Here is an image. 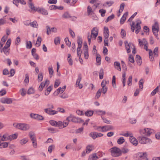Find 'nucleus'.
<instances>
[{
	"label": "nucleus",
	"instance_id": "obj_1",
	"mask_svg": "<svg viewBox=\"0 0 160 160\" xmlns=\"http://www.w3.org/2000/svg\"><path fill=\"white\" fill-rule=\"evenodd\" d=\"M112 156L113 157H118L122 154V152L119 148L113 147L110 149Z\"/></svg>",
	"mask_w": 160,
	"mask_h": 160
},
{
	"label": "nucleus",
	"instance_id": "obj_2",
	"mask_svg": "<svg viewBox=\"0 0 160 160\" xmlns=\"http://www.w3.org/2000/svg\"><path fill=\"white\" fill-rule=\"evenodd\" d=\"M14 127L18 129L23 131H27L29 129V125L25 123H20L13 124Z\"/></svg>",
	"mask_w": 160,
	"mask_h": 160
},
{
	"label": "nucleus",
	"instance_id": "obj_3",
	"mask_svg": "<svg viewBox=\"0 0 160 160\" xmlns=\"http://www.w3.org/2000/svg\"><path fill=\"white\" fill-rule=\"evenodd\" d=\"M66 120L69 122L71 121L75 123H80L84 122V121L81 118L76 117L72 114H70L67 118Z\"/></svg>",
	"mask_w": 160,
	"mask_h": 160
},
{
	"label": "nucleus",
	"instance_id": "obj_4",
	"mask_svg": "<svg viewBox=\"0 0 160 160\" xmlns=\"http://www.w3.org/2000/svg\"><path fill=\"white\" fill-rule=\"evenodd\" d=\"M152 30L154 35L156 38L158 39H159L158 36V32L159 31V24L157 22H156L152 26Z\"/></svg>",
	"mask_w": 160,
	"mask_h": 160
},
{
	"label": "nucleus",
	"instance_id": "obj_5",
	"mask_svg": "<svg viewBox=\"0 0 160 160\" xmlns=\"http://www.w3.org/2000/svg\"><path fill=\"white\" fill-rule=\"evenodd\" d=\"M147 155L146 152H138L134 155V158L137 160H142L147 156Z\"/></svg>",
	"mask_w": 160,
	"mask_h": 160
},
{
	"label": "nucleus",
	"instance_id": "obj_6",
	"mask_svg": "<svg viewBox=\"0 0 160 160\" xmlns=\"http://www.w3.org/2000/svg\"><path fill=\"white\" fill-rule=\"evenodd\" d=\"M138 139L140 143L141 144L150 143L152 142L149 138L144 137H139Z\"/></svg>",
	"mask_w": 160,
	"mask_h": 160
},
{
	"label": "nucleus",
	"instance_id": "obj_7",
	"mask_svg": "<svg viewBox=\"0 0 160 160\" xmlns=\"http://www.w3.org/2000/svg\"><path fill=\"white\" fill-rule=\"evenodd\" d=\"M153 130L150 128H145L143 130H141L140 132L141 134H145V135L149 136L153 132Z\"/></svg>",
	"mask_w": 160,
	"mask_h": 160
},
{
	"label": "nucleus",
	"instance_id": "obj_8",
	"mask_svg": "<svg viewBox=\"0 0 160 160\" xmlns=\"http://www.w3.org/2000/svg\"><path fill=\"white\" fill-rule=\"evenodd\" d=\"M98 35V30L97 28L94 27L91 30V33L90 35L91 37L93 38L94 39H96Z\"/></svg>",
	"mask_w": 160,
	"mask_h": 160
},
{
	"label": "nucleus",
	"instance_id": "obj_9",
	"mask_svg": "<svg viewBox=\"0 0 160 160\" xmlns=\"http://www.w3.org/2000/svg\"><path fill=\"white\" fill-rule=\"evenodd\" d=\"M125 48L127 50V52L128 53H129L131 52L130 48H132V46L133 47L134 44L132 43H128V41L124 42Z\"/></svg>",
	"mask_w": 160,
	"mask_h": 160
},
{
	"label": "nucleus",
	"instance_id": "obj_10",
	"mask_svg": "<svg viewBox=\"0 0 160 160\" xmlns=\"http://www.w3.org/2000/svg\"><path fill=\"white\" fill-rule=\"evenodd\" d=\"M30 117L32 118L38 120H41L44 119V118L42 116L36 114L31 113L30 114Z\"/></svg>",
	"mask_w": 160,
	"mask_h": 160
},
{
	"label": "nucleus",
	"instance_id": "obj_11",
	"mask_svg": "<svg viewBox=\"0 0 160 160\" xmlns=\"http://www.w3.org/2000/svg\"><path fill=\"white\" fill-rule=\"evenodd\" d=\"M0 101L2 103L10 104L12 103V100L11 98H3L1 99Z\"/></svg>",
	"mask_w": 160,
	"mask_h": 160
},
{
	"label": "nucleus",
	"instance_id": "obj_12",
	"mask_svg": "<svg viewBox=\"0 0 160 160\" xmlns=\"http://www.w3.org/2000/svg\"><path fill=\"white\" fill-rule=\"evenodd\" d=\"M46 28L47 29V34L48 35L50 34L52 31L54 32H57V29L55 28H51L48 26H47Z\"/></svg>",
	"mask_w": 160,
	"mask_h": 160
},
{
	"label": "nucleus",
	"instance_id": "obj_13",
	"mask_svg": "<svg viewBox=\"0 0 160 160\" xmlns=\"http://www.w3.org/2000/svg\"><path fill=\"white\" fill-rule=\"evenodd\" d=\"M44 111L45 113L51 115H55L58 112L57 111L49 109H44Z\"/></svg>",
	"mask_w": 160,
	"mask_h": 160
},
{
	"label": "nucleus",
	"instance_id": "obj_14",
	"mask_svg": "<svg viewBox=\"0 0 160 160\" xmlns=\"http://www.w3.org/2000/svg\"><path fill=\"white\" fill-rule=\"evenodd\" d=\"M66 88V86L65 85L63 86L62 88L59 87L55 92L54 93V94L56 95H58L60 92L62 93L65 90Z\"/></svg>",
	"mask_w": 160,
	"mask_h": 160
},
{
	"label": "nucleus",
	"instance_id": "obj_15",
	"mask_svg": "<svg viewBox=\"0 0 160 160\" xmlns=\"http://www.w3.org/2000/svg\"><path fill=\"white\" fill-rule=\"evenodd\" d=\"M103 132L113 130L114 129L113 127L111 125H105L103 126Z\"/></svg>",
	"mask_w": 160,
	"mask_h": 160
},
{
	"label": "nucleus",
	"instance_id": "obj_16",
	"mask_svg": "<svg viewBox=\"0 0 160 160\" xmlns=\"http://www.w3.org/2000/svg\"><path fill=\"white\" fill-rule=\"evenodd\" d=\"M130 142L135 146H136L138 143V140L136 138H134L132 135H131L130 137Z\"/></svg>",
	"mask_w": 160,
	"mask_h": 160
},
{
	"label": "nucleus",
	"instance_id": "obj_17",
	"mask_svg": "<svg viewBox=\"0 0 160 160\" xmlns=\"http://www.w3.org/2000/svg\"><path fill=\"white\" fill-rule=\"evenodd\" d=\"M9 50L10 49L9 48H7L6 47H4L0 50L1 52H3L5 55L8 56L9 54Z\"/></svg>",
	"mask_w": 160,
	"mask_h": 160
},
{
	"label": "nucleus",
	"instance_id": "obj_18",
	"mask_svg": "<svg viewBox=\"0 0 160 160\" xmlns=\"http://www.w3.org/2000/svg\"><path fill=\"white\" fill-rule=\"evenodd\" d=\"M104 35L105 38H108L109 36V31L108 27H105L104 29Z\"/></svg>",
	"mask_w": 160,
	"mask_h": 160
},
{
	"label": "nucleus",
	"instance_id": "obj_19",
	"mask_svg": "<svg viewBox=\"0 0 160 160\" xmlns=\"http://www.w3.org/2000/svg\"><path fill=\"white\" fill-rule=\"evenodd\" d=\"M128 15V12H126L122 17V18L120 19V22L121 24H122L126 19V17Z\"/></svg>",
	"mask_w": 160,
	"mask_h": 160
},
{
	"label": "nucleus",
	"instance_id": "obj_20",
	"mask_svg": "<svg viewBox=\"0 0 160 160\" xmlns=\"http://www.w3.org/2000/svg\"><path fill=\"white\" fill-rule=\"evenodd\" d=\"M37 11L42 14L47 15L48 14L47 11L43 8H38Z\"/></svg>",
	"mask_w": 160,
	"mask_h": 160
},
{
	"label": "nucleus",
	"instance_id": "obj_21",
	"mask_svg": "<svg viewBox=\"0 0 160 160\" xmlns=\"http://www.w3.org/2000/svg\"><path fill=\"white\" fill-rule=\"evenodd\" d=\"M98 159V157L97 156L96 153H94L89 156L88 160H96Z\"/></svg>",
	"mask_w": 160,
	"mask_h": 160
},
{
	"label": "nucleus",
	"instance_id": "obj_22",
	"mask_svg": "<svg viewBox=\"0 0 160 160\" xmlns=\"http://www.w3.org/2000/svg\"><path fill=\"white\" fill-rule=\"evenodd\" d=\"M136 61L137 64L140 66L142 63L141 57L138 55H137L136 56Z\"/></svg>",
	"mask_w": 160,
	"mask_h": 160
},
{
	"label": "nucleus",
	"instance_id": "obj_23",
	"mask_svg": "<svg viewBox=\"0 0 160 160\" xmlns=\"http://www.w3.org/2000/svg\"><path fill=\"white\" fill-rule=\"evenodd\" d=\"M115 68L119 71H121V68L120 63L116 61L114 63Z\"/></svg>",
	"mask_w": 160,
	"mask_h": 160
},
{
	"label": "nucleus",
	"instance_id": "obj_24",
	"mask_svg": "<svg viewBox=\"0 0 160 160\" xmlns=\"http://www.w3.org/2000/svg\"><path fill=\"white\" fill-rule=\"evenodd\" d=\"M29 136L32 141L36 140L35 133L32 132H30L29 133Z\"/></svg>",
	"mask_w": 160,
	"mask_h": 160
},
{
	"label": "nucleus",
	"instance_id": "obj_25",
	"mask_svg": "<svg viewBox=\"0 0 160 160\" xmlns=\"http://www.w3.org/2000/svg\"><path fill=\"white\" fill-rule=\"evenodd\" d=\"M137 23L135 26V28L136 29H141V27L140 24L141 23V21L140 20L138 19L136 21Z\"/></svg>",
	"mask_w": 160,
	"mask_h": 160
},
{
	"label": "nucleus",
	"instance_id": "obj_26",
	"mask_svg": "<svg viewBox=\"0 0 160 160\" xmlns=\"http://www.w3.org/2000/svg\"><path fill=\"white\" fill-rule=\"evenodd\" d=\"M122 82L123 84V86L124 87L126 83V73L125 72H123L122 73Z\"/></svg>",
	"mask_w": 160,
	"mask_h": 160
},
{
	"label": "nucleus",
	"instance_id": "obj_27",
	"mask_svg": "<svg viewBox=\"0 0 160 160\" xmlns=\"http://www.w3.org/2000/svg\"><path fill=\"white\" fill-rule=\"evenodd\" d=\"M68 61L70 65H72L73 61L71 58V55L70 54H68Z\"/></svg>",
	"mask_w": 160,
	"mask_h": 160
},
{
	"label": "nucleus",
	"instance_id": "obj_28",
	"mask_svg": "<svg viewBox=\"0 0 160 160\" xmlns=\"http://www.w3.org/2000/svg\"><path fill=\"white\" fill-rule=\"evenodd\" d=\"M125 142V139L123 137H120L117 141V143L119 144H122Z\"/></svg>",
	"mask_w": 160,
	"mask_h": 160
},
{
	"label": "nucleus",
	"instance_id": "obj_29",
	"mask_svg": "<svg viewBox=\"0 0 160 160\" xmlns=\"http://www.w3.org/2000/svg\"><path fill=\"white\" fill-rule=\"evenodd\" d=\"M93 12V11L92 7L90 6H88L87 8V12L88 15H89L90 14H92Z\"/></svg>",
	"mask_w": 160,
	"mask_h": 160
},
{
	"label": "nucleus",
	"instance_id": "obj_30",
	"mask_svg": "<svg viewBox=\"0 0 160 160\" xmlns=\"http://www.w3.org/2000/svg\"><path fill=\"white\" fill-rule=\"evenodd\" d=\"M93 113V112L92 110H87L85 113L86 116L89 117L92 116Z\"/></svg>",
	"mask_w": 160,
	"mask_h": 160
},
{
	"label": "nucleus",
	"instance_id": "obj_31",
	"mask_svg": "<svg viewBox=\"0 0 160 160\" xmlns=\"http://www.w3.org/2000/svg\"><path fill=\"white\" fill-rule=\"evenodd\" d=\"M95 112L98 115H104L106 113V112L105 111H102L101 110H96L95 111Z\"/></svg>",
	"mask_w": 160,
	"mask_h": 160
},
{
	"label": "nucleus",
	"instance_id": "obj_32",
	"mask_svg": "<svg viewBox=\"0 0 160 160\" xmlns=\"http://www.w3.org/2000/svg\"><path fill=\"white\" fill-rule=\"evenodd\" d=\"M93 147L92 145H88L86 148V153H89L92 150L91 148Z\"/></svg>",
	"mask_w": 160,
	"mask_h": 160
},
{
	"label": "nucleus",
	"instance_id": "obj_33",
	"mask_svg": "<svg viewBox=\"0 0 160 160\" xmlns=\"http://www.w3.org/2000/svg\"><path fill=\"white\" fill-rule=\"evenodd\" d=\"M29 7L32 10L37 11L38 8H35L34 6L32 3H29Z\"/></svg>",
	"mask_w": 160,
	"mask_h": 160
},
{
	"label": "nucleus",
	"instance_id": "obj_34",
	"mask_svg": "<svg viewBox=\"0 0 160 160\" xmlns=\"http://www.w3.org/2000/svg\"><path fill=\"white\" fill-rule=\"evenodd\" d=\"M0 140L1 142L7 141V134H5L3 136L0 135Z\"/></svg>",
	"mask_w": 160,
	"mask_h": 160
},
{
	"label": "nucleus",
	"instance_id": "obj_35",
	"mask_svg": "<svg viewBox=\"0 0 160 160\" xmlns=\"http://www.w3.org/2000/svg\"><path fill=\"white\" fill-rule=\"evenodd\" d=\"M114 15L113 14H112L111 15L108 17V18L105 20V22H108L109 21L111 20L112 19H113L114 18Z\"/></svg>",
	"mask_w": 160,
	"mask_h": 160
},
{
	"label": "nucleus",
	"instance_id": "obj_36",
	"mask_svg": "<svg viewBox=\"0 0 160 160\" xmlns=\"http://www.w3.org/2000/svg\"><path fill=\"white\" fill-rule=\"evenodd\" d=\"M8 145V143L7 142H1L0 145V148H2L7 147Z\"/></svg>",
	"mask_w": 160,
	"mask_h": 160
},
{
	"label": "nucleus",
	"instance_id": "obj_37",
	"mask_svg": "<svg viewBox=\"0 0 160 160\" xmlns=\"http://www.w3.org/2000/svg\"><path fill=\"white\" fill-rule=\"evenodd\" d=\"M30 26L35 28H38V24H37V22L36 21H33L32 22H30Z\"/></svg>",
	"mask_w": 160,
	"mask_h": 160
},
{
	"label": "nucleus",
	"instance_id": "obj_38",
	"mask_svg": "<svg viewBox=\"0 0 160 160\" xmlns=\"http://www.w3.org/2000/svg\"><path fill=\"white\" fill-rule=\"evenodd\" d=\"M71 17L70 14L67 12H65L62 15V17L65 18H68Z\"/></svg>",
	"mask_w": 160,
	"mask_h": 160
},
{
	"label": "nucleus",
	"instance_id": "obj_39",
	"mask_svg": "<svg viewBox=\"0 0 160 160\" xmlns=\"http://www.w3.org/2000/svg\"><path fill=\"white\" fill-rule=\"evenodd\" d=\"M60 38L59 37H57L54 39V43L55 45H57L60 43Z\"/></svg>",
	"mask_w": 160,
	"mask_h": 160
},
{
	"label": "nucleus",
	"instance_id": "obj_40",
	"mask_svg": "<svg viewBox=\"0 0 160 160\" xmlns=\"http://www.w3.org/2000/svg\"><path fill=\"white\" fill-rule=\"evenodd\" d=\"M101 57L100 55H97L96 58L97 62L98 63V65H100L101 64Z\"/></svg>",
	"mask_w": 160,
	"mask_h": 160
},
{
	"label": "nucleus",
	"instance_id": "obj_41",
	"mask_svg": "<svg viewBox=\"0 0 160 160\" xmlns=\"http://www.w3.org/2000/svg\"><path fill=\"white\" fill-rule=\"evenodd\" d=\"M42 41V38L40 36H39L38 37L37 41H36V45H38L37 47H39L40 45V44L41 43Z\"/></svg>",
	"mask_w": 160,
	"mask_h": 160
},
{
	"label": "nucleus",
	"instance_id": "obj_42",
	"mask_svg": "<svg viewBox=\"0 0 160 160\" xmlns=\"http://www.w3.org/2000/svg\"><path fill=\"white\" fill-rule=\"evenodd\" d=\"M104 71L102 68L100 69L99 71V78L102 79L103 78Z\"/></svg>",
	"mask_w": 160,
	"mask_h": 160
},
{
	"label": "nucleus",
	"instance_id": "obj_43",
	"mask_svg": "<svg viewBox=\"0 0 160 160\" xmlns=\"http://www.w3.org/2000/svg\"><path fill=\"white\" fill-rule=\"evenodd\" d=\"M55 145H52L50 146L48 148V151L49 152L51 153L52 151L53 150H54L55 148Z\"/></svg>",
	"mask_w": 160,
	"mask_h": 160
},
{
	"label": "nucleus",
	"instance_id": "obj_44",
	"mask_svg": "<svg viewBox=\"0 0 160 160\" xmlns=\"http://www.w3.org/2000/svg\"><path fill=\"white\" fill-rule=\"evenodd\" d=\"M11 42V39L10 38L8 39L4 47H6V48H9L10 46Z\"/></svg>",
	"mask_w": 160,
	"mask_h": 160
},
{
	"label": "nucleus",
	"instance_id": "obj_45",
	"mask_svg": "<svg viewBox=\"0 0 160 160\" xmlns=\"http://www.w3.org/2000/svg\"><path fill=\"white\" fill-rule=\"evenodd\" d=\"M43 79V75L42 73H40L38 75V80L39 82H41Z\"/></svg>",
	"mask_w": 160,
	"mask_h": 160
},
{
	"label": "nucleus",
	"instance_id": "obj_46",
	"mask_svg": "<svg viewBox=\"0 0 160 160\" xmlns=\"http://www.w3.org/2000/svg\"><path fill=\"white\" fill-rule=\"evenodd\" d=\"M64 41L66 45L68 46L69 47H71V42L69 40L68 38H65Z\"/></svg>",
	"mask_w": 160,
	"mask_h": 160
},
{
	"label": "nucleus",
	"instance_id": "obj_47",
	"mask_svg": "<svg viewBox=\"0 0 160 160\" xmlns=\"http://www.w3.org/2000/svg\"><path fill=\"white\" fill-rule=\"evenodd\" d=\"M121 151L122 153L123 154H125L128 152L129 151V150L128 148H123L122 149Z\"/></svg>",
	"mask_w": 160,
	"mask_h": 160
},
{
	"label": "nucleus",
	"instance_id": "obj_48",
	"mask_svg": "<svg viewBox=\"0 0 160 160\" xmlns=\"http://www.w3.org/2000/svg\"><path fill=\"white\" fill-rule=\"evenodd\" d=\"M158 47H156L155 48L153 51V54L154 55V57H157L158 56Z\"/></svg>",
	"mask_w": 160,
	"mask_h": 160
},
{
	"label": "nucleus",
	"instance_id": "obj_49",
	"mask_svg": "<svg viewBox=\"0 0 160 160\" xmlns=\"http://www.w3.org/2000/svg\"><path fill=\"white\" fill-rule=\"evenodd\" d=\"M49 123L50 124L53 126L55 127H57V122L55 121L51 120L49 121Z\"/></svg>",
	"mask_w": 160,
	"mask_h": 160
},
{
	"label": "nucleus",
	"instance_id": "obj_50",
	"mask_svg": "<svg viewBox=\"0 0 160 160\" xmlns=\"http://www.w3.org/2000/svg\"><path fill=\"white\" fill-rule=\"evenodd\" d=\"M96 132H91L89 134L90 136L92 137L93 139H95L96 138Z\"/></svg>",
	"mask_w": 160,
	"mask_h": 160
},
{
	"label": "nucleus",
	"instance_id": "obj_51",
	"mask_svg": "<svg viewBox=\"0 0 160 160\" xmlns=\"http://www.w3.org/2000/svg\"><path fill=\"white\" fill-rule=\"evenodd\" d=\"M132 77L131 76L129 77L128 80V86H131L132 84Z\"/></svg>",
	"mask_w": 160,
	"mask_h": 160
},
{
	"label": "nucleus",
	"instance_id": "obj_52",
	"mask_svg": "<svg viewBox=\"0 0 160 160\" xmlns=\"http://www.w3.org/2000/svg\"><path fill=\"white\" fill-rule=\"evenodd\" d=\"M144 83L143 79H141L140 80L139 82V88L141 89H142L143 88V84Z\"/></svg>",
	"mask_w": 160,
	"mask_h": 160
},
{
	"label": "nucleus",
	"instance_id": "obj_53",
	"mask_svg": "<svg viewBox=\"0 0 160 160\" xmlns=\"http://www.w3.org/2000/svg\"><path fill=\"white\" fill-rule=\"evenodd\" d=\"M34 90L33 88H30L28 91V94H32L34 93Z\"/></svg>",
	"mask_w": 160,
	"mask_h": 160
},
{
	"label": "nucleus",
	"instance_id": "obj_54",
	"mask_svg": "<svg viewBox=\"0 0 160 160\" xmlns=\"http://www.w3.org/2000/svg\"><path fill=\"white\" fill-rule=\"evenodd\" d=\"M112 83L113 87L114 88H116V78L115 76H113L112 77Z\"/></svg>",
	"mask_w": 160,
	"mask_h": 160
},
{
	"label": "nucleus",
	"instance_id": "obj_55",
	"mask_svg": "<svg viewBox=\"0 0 160 160\" xmlns=\"http://www.w3.org/2000/svg\"><path fill=\"white\" fill-rule=\"evenodd\" d=\"M48 71L49 73L50 74V78H51L52 77V74L53 72V71L52 67H49Z\"/></svg>",
	"mask_w": 160,
	"mask_h": 160
},
{
	"label": "nucleus",
	"instance_id": "obj_56",
	"mask_svg": "<svg viewBox=\"0 0 160 160\" xmlns=\"http://www.w3.org/2000/svg\"><path fill=\"white\" fill-rule=\"evenodd\" d=\"M99 12L101 13V15L102 17H104L105 15V14L106 12V11L103 9H101L99 10Z\"/></svg>",
	"mask_w": 160,
	"mask_h": 160
},
{
	"label": "nucleus",
	"instance_id": "obj_57",
	"mask_svg": "<svg viewBox=\"0 0 160 160\" xmlns=\"http://www.w3.org/2000/svg\"><path fill=\"white\" fill-rule=\"evenodd\" d=\"M32 47V44L30 41L27 42L26 43V48H27L30 49Z\"/></svg>",
	"mask_w": 160,
	"mask_h": 160
},
{
	"label": "nucleus",
	"instance_id": "obj_58",
	"mask_svg": "<svg viewBox=\"0 0 160 160\" xmlns=\"http://www.w3.org/2000/svg\"><path fill=\"white\" fill-rule=\"evenodd\" d=\"M82 79V76L81 74H79L78 75V78L77 80L76 84V85H77L78 84H80V82L81 81V80Z\"/></svg>",
	"mask_w": 160,
	"mask_h": 160
},
{
	"label": "nucleus",
	"instance_id": "obj_59",
	"mask_svg": "<svg viewBox=\"0 0 160 160\" xmlns=\"http://www.w3.org/2000/svg\"><path fill=\"white\" fill-rule=\"evenodd\" d=\"M129 61L133 63L135 61L133 57L131 55H130L129 57Z\"/></svg>",
	"mask_w": 160,
	"mask_h": 160
},
{
	"label": "nucleus",
	"instance_id": "obj_60",
	"mask_svg": "<svg viewBox=\"0 0 160 160\" xmlns=\"http://www.w3.org/2000/svg\"><path fill=\"white\" fill-rule=\"evenodd\" d=\"M48 130L51 133H54L56 132V129L52 128H48Z\"/></svg>",
	"mask_w": 160,
	"mask_h": 160
},
{
	"label": "nucleus",
	"instance_id": "obj_61",
	"mask_svg": "<svg viewBox=\"0 0 160 160\" xmlns=\"http://www.w3.org/2000/svg\"><path fill=\"white\" fill-rule=\"evenodd\" d=\"M128 132H127V133H121L120 134V135L126 137H128L129 136H130L131 135H132V133H128Z\"/></svg>",
	"mask_w": 160,
	"mask_h": 160
},
{
	"label": "nucleus",
	"instance_id": "obj_62",
	"mask_svg": "<svg viewBox=\"0 0 160 160\" xmlns=\"http://www.w3.org/2000/svg\"><path fill=\"white\" fill-rule=\"evenodd\" d=\"M29 78L28 75L27 74H26L25 75V79L24 80L25 83L28 84L29 82Z\"/></svg>",
	"mask_w": 160,
	"mask_h": 160
},
{
	"label": "nucleus",
	"instance_id": "obj_63",
	"mask_svg": "<svg viewBox=\"0 0 160 160\" xmlns=\"http://www.w3.org/2000/svg\"><path fill=\"white\" fill-rule=\"evenodd\" d=\"M44 86H45L44 84V82H42L39 87V91H42Z\"/></svg>",
	"mask_w": 160,
	"mask_h": 160
},
{
	"label": "nucleus",
	"instance_id": "obj_64",
	"mask_svg": "<svg viewBox=\"0 0 160 160\" xmlns=\"http://www.w3.org/2000/svg\"><path fill=\"white\" fill-rule=\"evenodd\" d=\"M101 91L100 89H99L97 92L96 95V97L98 98L101 96Z\"/></svg>",
	"mask_w": 160,
	"mask_h": 160
}]
</instances>
